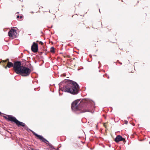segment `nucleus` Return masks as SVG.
<instances>
[{
  "label": "nucleus",
  "mask_w": 150,
  "mask_h": 150,
  "mask_svg": "<svg viewBox=\"0 0 150 150\" xmlns=\"http://www.w3.org/2000/svg\"><path fill=\"white\" fill-rule=\"evenodd\" d=\"M79 100H76L72 103L71 108L73 110L79 111L81 112H91V109L94 108V103L91 100H86L85 102L87 103V105H84L82 103H79Z\"/></svg>",
  "instance_id": "nucleus-1"
},
{
  "label": "nucleus",
  "mask_w": 150,
  "mask_h": 150,
  "mask_svg": "<svg viewBox=\"0 0 150 150\" xmlns=\"http://www.w3.org/2000/svg\"><path fill=\"white\" fill-rule=\"evenodd\" d=\"M79 88V86L76 82L67 80L65 82L63 87L60 88L59 91L61 90L75 95L78 93Z\"/></svg>",
  "instance_id": "nucleus-2"
},
{
  "label": "nucleus",
  "mask_w": 150,
  "mask_h": 150,
  "mask_svg": "<svg viewBox=\"0 0 150 150\" xmlns=\"http://www.w3.org/2000/svg\"><path fill=\"white\" fill-rule=\"evenodd\" d=\"M13 68L15 72L17 74H21L23 76L28 75V68L21 66L20 61H16L14 63Z\"/></svg>",
  "instance_id": "nucleus-3"
},
{
  "label": "nucleus",
  "mask_w": 150,
  "mask_h": 150,
  "mask_svg": "<svg viewBox=\"0 0 150 150\" xmlns=\"http://www.w3.org/2000/svg\"><path fill=\"white\" fill-rule=\"evenodd\" d=\"M8 118L6 116H4V117L5 118L7 119L8 121L14 122L17 126H21L24 127L25 129H26V127H25V124L24 123L19 121L15 117H13L12 115H8Z\"/></svg>",
  "instance_id": "nucleus-4"
},
{
  "label": "nucleus",
  "mask_w": 150,
  "mask_h": 150,
  "mask_svg": "<svg viewBox=\"0 0 150 150\" xmlns=\"http://www.w3.org/2000/svg\"><path fill=\"white\" fill-rule=\"evenodd\" d=\"M17 33L15 30L13 29L10 30L8 32V35L10 38L12 39L16 38V37Z\"/></svg>",
  "instance_id": "nucleus-5"
},
{
  "label": "nucleus",
  "mask_w": 150,
  "mask_h": 150,
  "mask_svg": "<svg viewBox=\"0 0 150 150\" xmlns=\"http://www.w3.org/2000/svg\"><path fill=\"white\" fill-rule=\"evenodd\" d=\"M32 132L34 135L38 137V138L41 141L46 144H47V142H48V141L46 139H45L42 136L38 134H37L35 133L33 131H32Z\"/></svg>",
  "instance_id": "nucleus-6"
},
{
  "label": "nucleus",
  "mask_w": 150,
  "mask_h": 150,
  "mask_svg": "<svg viewBox=\"0 0 150 150\" xmlns=\"http://www.w3.org/2000/svg\"><path fill=\"white\" fill-rule=\"evenodd\" d=\"M32 132L34 135L38 137V138L41 141L46 144H47V142H48V141L46 139H45L42 136L38 134H37L35 133L33 131H32Z\"/></svg>",
  "instance_id": "nucleus-7"
},
{
  "label": "nucleus",
  "mask_w": 150,
  "mask_h": 150,
  "mask_svg": "<svg viewBox=\"0 0 150 150\" xmlns=\"http://www.w3.org/2000/svg\"><path fill=\"white\" fill-rule=\"evenodd\" d=\"M38 45L35 42H33L31 47V50L32 52L35 53L37 52L38 50Z\"/></svg>",
  "instance_id": "nucleus-8"
},
{
  "label": "nucleus",
  "mask_w": 150,
  "mask_h": 150,
  "mask_svg": "<svg viewBox=\"0 0 150 150\" xmlns=\"http://www.w3.org/2000/svg\"><path fill=\"white\" fill-rule=\"evenodd\" d=\"M125 139L123 138L121 136L118 135L117 136L115 139V141L116 142H119L123 141Z\"/></svg>",
  "instance_id": "nucleus-9"
},
{
  "label": "nucleus",
  "mask_w": 150,
  "mask_h": 150,
  "mask_svg": "<svg viewBox=\"0 0 150 150\" xmlns=\"http://www.w3.org/2000/svg\"><path fill=\"white\" fill-rule=\"evenodd\" d=\"M13 64L11 62H8V63L7 64V66L8 68H10L12 67H13Z\"/></svg>",
  "instance_id": "nucleus-10"
},
{
  "label": "nucleus",
  "mask_w": 150,
  "mask_h": 150,
  "mask_svg": "<svg viewBox=\"0 0 150 150\" xmlns=\"http://www.w3.org/2000/svg\"><path fill=\"white\" fill-rule=\"evenodd\" d=\"M50 52H51L54 53V48L53 47H52L50 48Z\"/></svg>",
  "instance_id": "nucleus-11"
},
{
  "label": "nucleus",
  "mask_w": 150,
  "mask_h": 150,
  "mask_svg": "<svg viewBox=\"0 0 150 150\" xmlns=\"http://www.w3.org/2000/svg\"><path fill=\"white\" fill-rule=\"evenodd\" d=\"M36 42H39V43L41 45H43V43L42 41H39L37 40L36 41Z\"/></svg>",
  "instance_id": "nucleus-12"
},
{
  "label": "nucleus",
  "mask_w": 150,
  "mask_h": 150,
  "mask_svg": "<svg viewBox=\"0 0 150 150\" xmlns=\"http://www.w3.org/2000/svg\"><path fill=\"white\" fill-rule=\"evenodd\" d=\"M48 145L49 146H50L51 148L52 149L54 148V147L53 146L50 144H48Z\"/></svg>",
  "instance_id": "nucleus-13"
},
{
  "label": "nucleus",
  "mask_w": 150,
  "mask_h": 150,
  "mask_svg": "<svg viewBox=\"0 0 150 150\" xmlns=\"http://www.w3.org/2000/svg\"><path fill=\"white\" fill-rule=\"evenodd\" d=\"M20 17L18 15L16 16V18H17V19L18 20H20L19 19V18Z\"/></svg>",
  "instance_id": "nucleus-14"
},
{
  "label": "nucleus",
  "mask_w": 150,
  "mask_h": 150,
  "mask_svg": "<svg viewBox=\"0 0 150 150\" xmlns=\"http://www.w3.org/2000/svg\"><path fill=\"white\" fill-rule=\"evenodd\" d=\"M22 17H23V16H20V19Z\"/></svg>",
  "instance_id": "nucleus-15"
},
{
  "label": "nucleus",
  "mask_w": 150,
  "mask_h": 150,
  "mask_svg": "<svg viewBox=\"0 0 150 150\" xmlns=\"http://www.w3.org/2000/svg\"><path fill=\"white\" fill-rule=\"evenodd\" d=\"M28 71H29V73L30 72V69L29 68V70H28Z\"/></svg>",
  "instance_id": "nucleus-16"
},
{
  "label": "nucleus",
  "mask_w": 150,
  "mask_h": 150,
  "mask_svg": "<svg viewBox=\"0 0 150 150\" xmlns=\"http://www.w3.org/2000/svg\"><path fill=\"white\" fill-rule=\"evenodd\" d=\"M42 52H40V55H42Z\"/></svg>",
  "instance_id": "nucleus-17"
},
{
  "label": "nucleus",
  "mask_w": 150,
  "mask_h": 150,
  "mask_svg": "<svg viewBox=\"0 0 150 150\" xmlns=\"http://www.w3.org/2000/svg\"><path fill=\"white\" fill-rule=\"evenodd\" d=\"M19 13V12H18L16 13V14H18Z\"/></svg>",
  "instance_id": "nucleus-18"
},
{
  "label": "nucleus",
  "mask_w": 150,
  "mask_h": 150,
  "mask_svg": "<svg viewBox=\"0 0 150 150\" xmlns=\"http://www.w3.org/2000/svg\"><path fill=\"white\" fill-rule=\"evenodd\" d=\"M105 123H104V126H105Z\"/></svg>",
  "instance_id": "nucleus-19"
},
{
  "label": "nucleus",
  "mask_w": 150,
  "mask_h": 150,
  "mask_svg": "<svg viewBox=\"0 0 150 150\" xmlns=\"http://www.w3.org/2000/svg\"><path fill=\"white\" fill-rule=\"evenodd\" d=\"M2 114V113L0 112V115H1V114Z\"/></svg>",
  "instance_id": "nucleus-20"
},
{
  "label": "nucleus",
  "mask_w": 150,
  "mask_h": 150,
  "mask_svg": "<svg viewBox=\"0 0 150 150\" xmlns=\"http://www.w3.org/2000/svg\"><path fill=\"white\" fill-rule=\"evenodd\" d=\"M30 65V64H28V65H29H29Z\"/></svg>",
  "instance_id": "nucleus-21"
},
{
  "label": "nucleus",
  "mask_w": 150,
  "mask_h": 150,
  "mask_svg": "<svg viewBox=\"0 0 150 150\" xmlns=\"http://www.w3.org/2000/svg\"><path fill=\"white\" fill-rule=\"evenodd\" d=\"M7 68V67H5V68L6 69Z\"/></svg>",
  "instance_id": "nucleus-22"
},
{
  "label": "nucleus",
  "mask_w": 150,
  "mask_h": 150,
  "mask_svg": "<svg viewBox=\"0 0 150 150\" xmlns=\"http://www.w3.org/2000/svg\"><path fill=\"white\" fill-rule=\"evenodd\" d=\"M8 60V59H7V60Z\"/></svg>",
  "instance_id": "nucleus-23"
},
{
  "label": "nucleus",
  "mask_w": 150,
  "mask_h": 150,
  "mask_svg": "<svg viewBox=\"0 0 150 150\" xmlns=\"http://www.w3.org/2000/svg\"><path fill=\"white\" fill-rule=\"evenodd\" d=\"M120 64H122V63H120Z\"/></svg>",
  "instance_id": "nucleus-24"
}]
</instances>
